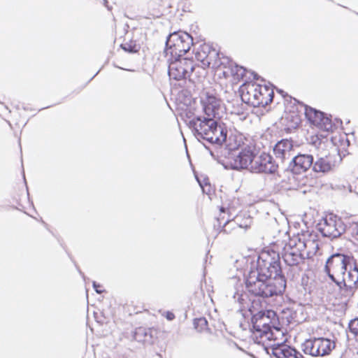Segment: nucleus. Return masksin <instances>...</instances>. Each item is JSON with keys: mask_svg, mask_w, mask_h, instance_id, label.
<instances>
[{"mask_svg": "<svg viewBox=\"0 0 358 358\" xmlns=\"http://www.w3.org/2000/svg\"><path fill=\"white\" fill-rule=\"evenodd\" d=\"M189 127L199 141L222 145L227 141V128L215 118L198 116L189 122Z\"/></svg>", "mask_w": 358, "mask_h": 358, "instance_id": "nucleus-2", "label": "nucleus"}, {"mask_svg": "<svg viewBox=\"0 0 358 358\" xmlns=\"http://www.w3.org/2000/svg\"><path fill=\"white\" fill-rule=\"evenodd\" d=\"M240 92L242 101L255 108L265 107L273 98V92L271 88L255 83L243 85Z\"/></svg>", "mask_w": 358, "mask_h": 358, "instance_id": "nucleus-3", "label": "nucleus"}, {"mask_svg": "<svg viewBox=\"0 0 358 358\" xmlns=\"http://www.w3.org/2000/svg\"><path fill=\"white\" fill-rule=\"evenodd\" d=\"M341 158L338 155L328 154L324 156H317L316 159L313 164V170L316 173H326L332 171L336 166V159Z\"/></svg>", "mask_w": 358, "mask_h": 358, "instance_id": "nucleus-17", "label": "nucleus"}, {"mask_svg": "<svg viewBox=\"0 0 358 358\" xmlns=\"http://www.w3.org/2000/svg\"><path fill=\"white\" fill-rule=\"evenodd\" d=\"M347 232L350 233L352 236L358 242V223L353 222L348 227H346Z\"/></svg>", "mask_w": 358, "mask_h": 358, "instance_id": "nucleus-27", "label": "nucleus"}, {"mask_svg": "<svg viewBox=\"0 0 358 358\" xmlns=\"http://www.w3.org/2000/svg\"><path fill=\"white\" fill-rule=\"evenodd\" d=\"M298 244L301 250H306L308 257L315 255L320 248L319 241L315 239V236H310L308 238H299Z\"/></svg>", "mask_w": 358, "mask_h": 358, "instance_id": "nucleus-22", "label": "nucleus"}, {"mask_svg": "<svg viewBox=\"0 0 358 358\" xmlns=\"http://www.w3.org/2000/svg\"><path fill=\"white\" fill-rule=\"evenodd\" d=\"M123 49H124L125 50H127V49L126 48V47H123Z\"/></svg>", "mask_w": 358, "mask_h": 358, "instance_id": "nucleus-32", "label": "nucleus"}, {"mask_svg": "<svg viewBox=\"0 0 358 358\" xmlns=\"http://www.w3.org/2000/svg\"><path fill=\"white\" fill-rule=\"evenodd\" d=\"M301 251L296 240H291L283 250L282 258L285 264L290 266L299 265L303 259Z\"/></svg>", "mask_w": 358, "mask_h": 358, "instance_id": "nucleus-15", "label": "nucleus"}, {"mask_svg": "<svg viewBox=\"0 0 358 358\" xmlns=\"http://www.w3.org/2000/svg\"><path fill=\"white\" fill-rule=\"evenodd\" d=\"M278 165L273 157L268 153L263 152L260 155H255L254 162L250 166V171L253 173H273L278 169Z\"/></svg>", "mask_w": 358, "mask_h": 358, "instance_id": "nucleus-12", "label": "nucleus"}, {"mask_svg": "<svg viewBox=\"0 0 358 358\" xmlns=\"http://www.w3.org/2000/svg\"><path fill=\"white\" fill-rule=\"evenodd\" d=\"M313 157L307 154H299L292 157L289 166L295 173L306 171L310 166L313 167Z\"/></svg>", "mask_w": 358, "mask_h": 358, "instance_id": "nucleus-20", "label": "nucleus"}, {"mask_svg": "<svg viewBox=\"0 0 358 358\" xmlns=\"http://www.w3.org/2000/svg\"><path fill=\"white\" fill-rule=\"evenodd\" d=\"M195 57L201 62L203 68L210 67V65L213 68L219 66V62L217 60L218 53L208 44L200 45L195 54Z\"/></svg>", "mask_w": 358, "mask_h": 358, "instance_id": "nucleus-14", "label": "nucleus"}, {"mask_svg": "<svg viewBox=\"0 0 358 358\" xmlns=\"http://www.w3.org/2000/svg\"><path fill=\"white\" fill-rule=\"evenodd\" d=\"M227 64L228 66H224L227 70L224 71V74L226 76L231 75L236 80L243 78L245 76L246 69L243 66H238L232 61H228Z\"/></svg>", "mask_w": 358, "mask_h": 358, "instance_id": "nucleus-23", "label": "nucleus"}, {"mask_svg": "<svg viewBox=\"0 0 358 358\" xmlns=\"http://www.w3.org/2000/svg\"><path fill=\"white\" fill-rule=\"evenodd\" d=\"M169 65V76L171 79L180 80L190 76L194 69V61L187 57H174Z\"/></svg>", "mask_w": 358, "mask_h": 358, "instance_id": "nucleus-11", "label": "nucleus"}, {"mask_svg": "<svg viewBox=\"0 0 358 358\" xmlns=\"http://www.w3.org/2000/svg\"><path fill=\"white\" fill-rule=\"evenodd\" d=\"M194 326L199 331H202L207 328L208 322L204 317H200L194 320Z\"/></svg>", "mask_w": 358, "mask_h": 358, "instance_id": "nucleus-25", "label": "nucleus"}, {"mask_svg": "<svg viewBox=\"0 0 358 358\" xmlns=\"http://www.w3.org/2000/svg\"><path fill=\"white\" fill-rule=\"evenodd\" d=\"M334 341L327 338H310L301 345L302 350L312 357H324L329 355L335 348Z\"/></svg>", "mask_w": 358, "mask_h": 358, "instance_id": "nucleus-8", "label": "nucleus"}, {"mask_svg": "<svg viewBox=\"0 0 358 358\" xmlns=\"http://www.w3.org/2000/svg\"><path fill=\"white\" fill-rule=\"evenodd\" d=\"M271 350L272 355L276 358H305L294 348L284 343L273 345Z\"/></svg>", "mask_w": 358, "mask_h": 358, "instance_id": "nucleus-21", "label": "nucleus"}, {"mask_svg": "<svg viewBox=\"0 0 358 358\" xmlns=\"http://www.w3.org/2000/svg\"><path fill=\"white\" fill-rule=\"evenodd\" d=\"M347 273L341 278L339 284H336L340 294L345 298H351L358 289V267L352 264L348 267Z\"/></svg>", "mask_w": 358, "mask_h": 358, "instance_id": "nucleus-10", "label": "nucleus"}, {"mask_svg": "<svg viewBox=\"0 0 358 358\" xmlns=\"http://www.w3.org/2000/svg\"><path fill=\"white\" fill-rule=\"evenodd\" d=\"M231 149H236L238 152L234 155L230 165L233 169H248L250 171V166L254 162L255 155L257 154V148L254 142L251 140L245 139L242 144L240 143L237 147Z\"/></svg>", "mask_w": 358, "mask_h": 358, "instance_id": "nucleus-6", "label": "nucleus"}, {"mask_svg": "<svg viewBox=\"0 0 358 358\" xmlns=\"http://www.w3.org/2000/svg\"><path fill=\"white\" fill-rule=\"evenodd\" d=\"M273 151L276 159L281 163L289 160L294 152L293 141L287 138L282 139L275 143Z\"/></svg>", "mask_w": 358, "mask_h": 358, "instance_id": "nucleus-18", "label": "nucleus"}, {"mask_svg": "<svg viewBox=\"0 0 358 358\" xmlns=\"http://www.w3.org/2000/svg\"><path fill=\"white\" fill-rule=\"evenodd\" d=\"M241 216V218L239 220V223L240 224H244V220L246 218V217H244V219H242V216L241 215H239Z\"/></svg>", "mask_w": 358, "mask_h": 358, "instance_id": "nucleus-30", "label": "nucleus"}, {"mask_svg": "<svg viewBox=\"0 0 358 358\" xmlns=\"http://www.w3.org/2000/svg\"><path fill=\"white\" fill-rule=\"evenodd\" d=\"M281 272L279 255L262 253L256 268L246 276L248 292L264 299L282 294L286 288V280Z\"/></svg>", "mask_w": 358, "mask_h": 358, "instance_id": "nucleus-1", "label": "nucleus"}, {"mask_svg": "<svg viewBox=\"0 0 358 358\" xmlns=\"http://www.w3.org/2000/svg\"><path fill=\"white\" fill-rule=\"evenodd\" d=\"M353 257L341 253H335L331 255L327 260L324 272L327 275V281L336 285L339 284L341 278L350 266Z\"/></svg>", "mask_w": 358, "mask_h": 358, "instance_id": "nucleus-4", "label": "nucleus"}, {"mask_svg": "<svg viewBox=\"0 0 358 358\" xmlns=\"http://www.w3.org/2000/svg\"><path fill=\"white\" fill-rule=\"evenodd\" d=\"M275 313L271 310L259 311L253 315L252 317L253 334L257 338L259 336L271 339V327L275 325Z\"/></svg>", "mask_w": 358, "mask_h": 358, "instance_id": "nucleus-7", "label": "nucleus"}, {"mask_svg": "<svg viewBox=\"0 0 358 358\" xmlns=\"http://www.w3.org/2000/svg\"><path fill=\"white\" fill-rule=\"evenodd\" d=\"M350 333L353 335L354 338L358 341V317L352 320L348 325Z\"/></svg>", "mask_w": 358, "mask_h": 358, "instance_id": "nucleus-26", "label": "nucleus"}, {"mask_svg": "<svg viewBox=\"0 0 358 358\" xmlns=\"http://www.w3.org/2000/svg\"><path fill=\"white\" fill-rule=\"evenodd\" d=\"M305 115L312 124L322 130L329 131L332 128L331 119L327 117L325 114L321 111L306 106Z\"/></svg>", "mask_w": 358, "mask_h": 358, "instance_id": "nucleus-13", "label": "nucleus"}, {"mask_svg": "<svg viewBox=\"0 0 358 358\" xmlns=\"http://www.w3.org/2000/svg\"><path fill=\"white\" fill-rule=\"evenodd\" d=\"M193 45V38L187 33L176 31L171 34L166 41L165 53L172 57H182Z\"/></svg>", "mask_w": 358, "mask_h": 358, "instance_id": "nucleus-5", "label": "nucleus"}, {"mask_svg": "<svg viewBox=\"0 0 358 358\" xmlns=\"http://www.w3.org/2000/svg\"><path fill=\"white\" fill-rule=\"evenodd\" d=\"M240 218V215L234 216L233 215L232 213H229L227 219L224 222V225H222L219 229L220 232L229 234L234 232H238L239 230H246L248 227H250L252 223V219L250 217H246V218L244 220V224L239 223Z\"/></svg>", "mask_w": 358, "mask_h": 358, "instance_id": "nucleus-16", "label": "nucleus"}, {"mask_svg": "<svg viewBox=\"0 0 358 358\" xmlns=\"http://www.w3.org/2000/svg\"><path fill=\"white\" fill-rule=\"evenodd\" d=\"M164 315L166 318L169 321H171L175 318V315L170 311H166Z\"/></svg>", "mask_w": 358, "mask_h": 358, "instance_id": "nucleus-28", "label": "nucleus"}, {"mask_svg": "<svg viewBox=\"0 0 358 358\" xmlns=\"http://www.w3.org/2000/svg\"><path fill=\"white\" fill-rule=\"evenodd\" d=\"M254 79H255V80H258V76H257V74H256V73H255V74H254Z\"/></svg>", "mask_w": 358, "mask_h": 358, "instance_id": "nucleus-31", "label": "nucleus"}, {"mask_svg": "<svg viewBox=\"0 0 358 358\" xmlns=\"http://www.w3.org/2000/svg\"><path fill=\"white\" fill-rule=\"evenodd\" d=\"M221 214L217 218V224H214L215 228L219 230L222 225H224V222L227 219L228 213H231V210H228L227 212L224 208H221L220 209Z\"/></svg>", "mask_w": 358, "mask_h": 358, "instance_id": "nucleus-24", "label": "nucleus"}, {"mask_svg": "<svg viewBox=\"0 0 358 358\" xmlns=\"http://www.w3.org/2000/svg\"><path fill=\"white\" fill-rule=\"evenodd\" d=\"M203 110L206 117L220 118L222 108L221 101L213 95H207L202 101Z\"/></svg>", "mask_w": 358, "mask_h": 358, "instance_id": "nucleus-19", "label": "nucleus"}, {"mask_svg": "<svg viewBox=\"0 0 358 358\" xmlns=\"http://www.w3.org/2000/svg\"><path fill=\"white\" fill-rule=\"evenodd\" d=\"M100 287L101 285L97 284L95 281L93 282V287L94 288L95 291L99 294H101L103 292L102 290L98 289Z\"/></svg>", "mask_w": 358, "mask_h": 358, "instance_id": "nucleus-29", "label": "nucleus"}, {"mask_svg": "<svg viewBox=\"0 0 358 358\" xmlns=\"http://www.w3.org/2000/svg\"><path fill=\"white\" fill-rule=\"evenodd\" d=\"M318 229L323 236L334 239L341 236L346 231V225L341 217L330 214L319 223Z\"/></svg>", "mask_w": 358, "mask_h": 358, "instance_id": "nucleus-9", "label": "nucleus"}]
</instances>
